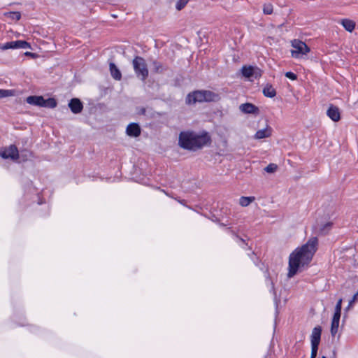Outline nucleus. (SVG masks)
<instances>
[{"label":"nucleus","instance_id":"obj_22","mask_svg":"<svg viewBox=\"0 0 358 358\" xmlns=\"http://www.w3.org/2000/svg\"><path fill=\"white\" fill-rule=\"evenodd\" d=\"M255 199L254 196H241L239 199V204L241 206L246 207L255 201Z\"/></svg>","mask_w":358,"mask_h":358},{"label":"nucleus","instance_id":"obj_2","mask_svg":"<svg viewBox=\"0 0 358 358\" xmlns=\"http://www.w3.org/2000/svg\"><path fill=\"white\" fill-rule=\"evenodd\" d=\"M210 141L207 133L198 135L193 131H182L179 135L178 144L186 150H196L201 148Z\"/></svg>","mask_w":358,"mask_h":358},{"label":"nucleus","instance_id":"obj_31","mask_svg":"<svg viewBox=\"0 0 358 358\" xmlns=\"http://www.w3.org/2000/svg\"><path fill=\"white\" fill-rule=\"evenodd\" d=\"M318 346L317 345H311V357L316 358L317 353Z\"/></svg>","mask_w":358,"mask_h":358},{"label":"nucleus","instance_id":"obj_5","mask_svg":"<svg viewBox=\"0 0 358 358\" xmlns=\"http://www.w3.org/2000/svg\"><path fill=\"white\" fill-rule=\"evenodd\" d=\"M292 46L293 49L291 50L292 57L294 58H301L304 55H306L310 51V48L307 45L299 40H294L292 42Z\"/></svg>","mask_w":358,"mask_h":358},{"label":"nucleus","instance_id":"obj_28","mask_svg":"<svg viewBox=\"0 0 358 358\" xmlns=\"http://www.w3.org/2000/svg\"><path fill=\"white\" fill-rule=\"evenodd\" d=\"M341 306H342V299H340L336 305V307H335V312H334V314H337V315H341Z\"/></svg>","mask_w":358,"mask_h":358},{"label":"nucleus","instance_id":"obj_21","mask_svg":"<svg viewBox=\"0 0 358 358\" xmlns=\"http://www.w3.org/2000/svg\"><path fill=\"white\" fill-rule=\"evenodd\" d=\"M4 16L7 18L13 20V21H17L21 18V14L20 12L16 11H11V12H6L4 13Z\"/></svg>","mask_w":358,"mask_h":358},{"label":"nucleus","instance_id":"obj_10","mask_svg":"<svg viewBox=\"0 0 358 358\" xmlns=\"http://www.w3.org/2000/svg\"><path fill=\"white\" fill-rule=\"evenodd\" d=\"M322 328L320 326L313 328L310 335L311 345L319 346L321 339Z\"/></svg>","mask_w":358,"mask_h":358},{"label":"nucleus","instance_id":"obj_3","mask_svg":"<svg viewBox=\"0 0 358 358\" xmlns=\"http://www.w3.org/2000/svg\"><path fill=\"white\" fill-rule=\"evenodd\" d=\"M132 64L136 76L145 81L148 77V69L145 59L137 56L133 59Z\"/></svg>","mask_w":358,"mask_h":358},{"label":"nucleus","instance_id":"obj_20","mask_svg":"<svg viewBox=\"0 0 358 358\" xmlns=\"http://www.w3.org/2000/svg\"><path fill=\"white\" fill-rule=\"evenodd\" d=\"M263 94L266 97L273 98L275 96L276 91L271 85H266L263 89Z\"/></svg>","mask_w":358,"mask_h":358},{"label":"nucleus","instance_id":"obj_33","mask_svg":"<svg viewBox=\"0 0 358 358\" xmlns=\"http://www.w3.org/2000/svg\"><path fill=\"white\" fill-rule=\"evenodd\" d=\"M25 55H32V53H31V52H27L25 53Z\"/></svg>","mask_w":358,"mask_h":358},{"label":"nucleus","instance_id":"obj_17","mask_svg":"<svg viewBox=\"0 0 358 358\" xmlns=\"http://www.w3.org/2000/svg\"><path fill=\"white\" fill-rule=\"evenodd\" d=\"M271 135V128L268 126H266V128L258 130L255 135V139H262L265 138H268Z\"/></svg>","mask_w":358,"mask_h":358},{"label":"nucleus","instance_id":"obj_8","mask_svg":"<svg viewBox=\"0 0 358 358\" xmlns=\"http://www.w3.org/2000/svg\"><path fill=\"white\" fill-rule=\"evenodd\" d=\"M0 156L3 159L17 160L19 157L18 150L15 145H10L0 150Z\"/></svg>","mask_w":358,"mask_h":358},{"label":"nucleus","instance_id":"obj_15","mask_svg":"<svg viewBox=\"0 0 358 358\" xmlns=\"http://www.w3.org/2000/svg\"><path fill=\"white\" fill-rule=\"evenodd\" d=\"M203 99L206 102L217 101L220 100V95L210 90H203Z\"/></svg>","mask_w":358,"mask_h":358},{"label":"nucleus","instance_id":"obj_34","mask_svg":"<svg viewBox=\"0 0 358 358\" xmlns=\"http://www.w3.org/2000/svg\"><path fill=\"white\" fill-rule=\"evenodd\" d=\"M322 358H327L325 356H322Z\"/></svg>","mask_w":358,"mask_h":358},{"label":"nucleus","instance_id":"obj_4","mask_svg":"<svg viewBox=\"0 0 358 358\" xmlns=\"http://www.w3.org/2000/svg\"><path fill=\"white\" fill-rule=\"evenodd\" d=\"M26 101L30 105L49 108L57 106V101L54 98L45 99L42 96H29L26 99Z\"/></svg>","mask_w":358,"mask_h":358},{"label":"nucleus","instance_id":"obj_9","mask_svg":"<svg viewBox=\"0 0 358 358\" xmlns=\"http://www.w3.org/2000/svg\"><path fill=\"white\" fill-rule=\"evenodd\" d=\"M186 102L188 104L204 102L203 90H197L189 93L186 98Z\"/></svg>","mask_w":358,"mask_h":358},{"label":"nucleus","instance_id":"obj_26","mask_svg":"<svg viewBox=\"0 0 358 358\" xmlns=\"http://www.w3.org/2000/svg\"><path fill=\"white\" fill-rule=\"evenodd\" d=\"M188 3V0H179L177 1L176 8L178 10H182Z\"/></svg>","mask_w":358,"mask_h":358},{"label":"nucleus","instance_id":"obj_19","mask_svg":"<svg viewBox=\"0 0 358 358\" xmlns=\"http://www.w3.org/2000/svg\"><path fill=\"white\" fill-rule=\"evenodd\" d=\"M109 66L112 77L117 80H120L122 78V74L120 71L116 66V65L114 63L111 62L110 63Z\"/></svg>","mask_w":358,"mask_h":358},{"label":"nucleus","instance_id":"obj_11","mask_svg":"<svg viewBox=\"0 0 358 358\" xmlns=\"http://www.w3.org/2000/svg\"><path fill=\"white\" fill-rule=\"evenodd\" d=\"M239 109L245 114H258L259 111L257 106L250 103L241 104Z\"/></svg>","mask_w":358,"mask_h":358},{"label":"nucleus","instance_id":"obj_18","mask_svg":"<svg viewBox=\"0 0 358 358\" xmlns=\"http://www.w3.org/2000/svg\"><path fill=\"white\" fill-rule=\"evenodd\" d=\"M340 23L343 28L349 32H352L355 29L356 25L355 21L348 18L341 20Z\"/></svg>","mask_w":358,"mask_h":358},{"label":"nucleus","instance_id":"obj_14","mask_svg":"<svg viewBox=\"0 0 358 358\" xmlns=\"http://www.w3.org/2000/svg\"><path fill=\"white\" fill-rule=\"evenodd\" d=\"M126 133L129 136L138 137L141 134V128L138 124L131 123L127 126Z\"/></svg>","mask_w":358,"mask_h":358},{"label":"nucleus","instance_id":"obj_16","mask_svg":"<svg viewBox=\"0 0 358 358\" xmlns=\"http://www.w3.org/2000/svg\"><path fill=\"white\" fill-rule=\"evenodd\" d=\"M341 315L337 314H334L331 324V334L332 336H335L337 334L339 327Z\"/></svg>","mask_w":358,"mask_h":358},{"label":"nucleus","instance_id":"obj_6","mask_svg":"<svg viewBox=\"0 0 358 358\" xmlns=\"http://www.w3.org/2000/svg\"><path fill=\"white\" fill-rule=\"evenodd\" d=\"M241 73L243 76L252 81L262 76V72L259 68L253 66H243L241 68Z\"/></svg>","mask_w":358,"mask_h":358},{"label":"nucleus","instance_id":"obj_24","mask_svg":"<svg viewBox=\"0 0 358 358\" xmlns=\"http://www.w3.org/2000/svg\"><path fill=\"white\" fill-rule=\"evenodd\" d=\"M263 12L266 15H271L273 13V6L271 3L265 4L263 7Z\"/></svg>","mask_w":358,"mask_h":358},{"label":"nucleus","instance_id":"obj_7","mask_svg":"<svg viewBox=\"0 0 358 358\" xmlns=\"http://www.w3.org/2000/svg\"><path fill=\"white\" fill-rule=\"evenodd\" d=\"M31 45L25 41H12L5 43H0V50H6L8 49H30Z\"/></svg>","mask_w":358,"mask_h":358},{"label":"nucleus","instance_id":"obj_12","mask_svg":"<svg viewBox=\"0 0 358 358\" xmlns=\"http://www.w3.org/2000/svg\"><path fill=\"white\" fill-rule=\"evenodd\" d=\"M69 107L71 112L75 114L80 113L83 108L82 102L77 98H73L69 101Z\"/></svg>","mask_w":358,"mask_h":358},{"label":"nucleus","instance_id":"obj_25","mask_svg":"<svg viewBox=\"0 0 358 358\" xmlns=\"http://www.w3.org/2000/svg\"><path fill=\"white\" fill-rule=\"evenodd\" d=\"M13 95V92L10 90H0V98L8 97Z\"/></svg>","mask_w":358,"mask_h":358},{"label":"nucleus","instance_id":"obj_29","mask_svg":"<svg viewBox=\"0 0 358 358\" xmlns=\"http://www.w3.org/2000/svg\"><path fill=\"white\" fill-rule=\"evenodd\" d=\"M331 227V222L326 223L320 229V232L321 233H324V234L326 233L327 231H328L330 229Z\"/></svg>","mask_w":358,"mask_h":358},{"label":"nucleus","instance_id":"obj_1","mask_svg":"<svg viewBox=\"0 0 358 358\" xmlns=\"http://www.w3.org/2000/svg\"><path fill=\"white\" fill-rule=\"evenodd\" d=\"M318 240L316 237L310 238L301 247L296 248L289 255L288 278L294 277L302 268L309 264L317 250Z\"/></svg>","mask_w":358,"mask_h":358},{"label":"nucleus","instance_id":"obj_23","mask_svg":"<svg viewBox=\"0 0 358 358\" xmlns=\"http://www.w3.org/2000/svg\"><path fill=\"white\" fill-rule=\"evenodd\" d=\"M152 66L153 71L157 73H162L166 70L164 66L161 62L157 61L152 62Z\"/></svg>","mask_w":358,"mask_h":358},{"label":"nucleus","instance_id":"obj_13","mask_svg":"<svg viewBox=\"0 0 358 358\" xmlns=\"http://www.w3.org/2000/svg\"><path fill=\"white\" fill-rule=\"evenodd\" d=\"M327 116L333 121L338 122L341 118L340 110L338 107L331 105L327 111Z\"/></svg>","mask_w":358,"mask_h":358},{"label":"nucleus","instance_id":"obj_30","mask_svg":"<svg viewBox=\"0 0 358 358\" xmlns=\"http://www.w3.org/2000/svg\"><path fill=\"white\" fill-rule=\"evenodd\" d=\"M285 76L292 80H295L297 78L296 75L291 71L285 73Z\"/></svg>","mask_w":358,"mask_h":358},{"label":"nucleus","instance_id":"obj_35","mask_svg":"<svg viewBox=\"0 0 358 358\" xmlns=\"http://www.w3.org/2000/svg\"><path fill=\"white\" fill-rule=\"evenodd\" d=\"M310 358H315V357H310Z\"/></svg>","mask_w":358,"mask_h":358},{"label":"nucleus","instance_id":"obj_32","mask_svg":"<svg viewBox=\"0 0 358 358\" xmlns=\"http://www.w3.org/2000/svg\"><path fill=\"white\" fill-rule=\"evenodd\" d=\"M357 296H358V292L354 295L353 299L350 301V303H349L350 306L352 305L355 302Z\"/></svg>","mask_w":358,"mask_h":358},{"label":"nucleus","instance_id":"obj_27","mask_svg":"<svg viewBox=\"0 0 358 358\" xmlns=\"http://www.w3.org/2000/svg\"><path fill=\"white\" fill-rule=\"evenodd\" d=\"M277 165L275 164H269L266 167H265L264 170L267 173H274L277 170Z\"/></svg>","mask_w":358,"mask_h":358}]
</instances>
